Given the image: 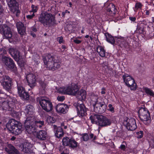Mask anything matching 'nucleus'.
Returning a JSON list of instances; mask_svg holds the SVG:
<instances>
[{
    "label": "nucleus",
    "mask_w": 154,
    "mask_h": 154,
    "mask_svg": "<svg viewBox=\"0 0 154 154\" xmlns=\"http://www.w3.org/2000/svg\"><path fill=\"white\" fill-rule=\"evenodd\" d=\"M90 119L93 123L101 127H106L110 125L111 123L110 119L101 115L94 114L90 116Z\"/></svg>",
    "instance_id": "1"
},
{
    "label": "nucleus",
    "mask_w": 154,
    "mask_h": 154,
    "mask_svg": "<svg viewBox=\"0 0 154 154\" xmlns=\"http://www.w3.org/2000/svg\"><path fill=\"white\" fill-rule=\"evenodd\" d=\"M43 60L46 67L50 70H54L60 68V64L54 62V57L50 54L43 57Z\"/></svg>",
    "instance_id": "2"
},
{
    "label": "nucleus",
    "mask_w": 154,
    "mask_h": 154,
    "mask_svg": "<svg viewBox=\"0 0 154 154\" xmlns=\"http://www.w3.org/2000/svg\"><path fill=\"white\" fill-rule=\"evenodd\" d=\"M38 21L46 26H51L56 23V21L52 14L47 12H42L40 14Z\"/></svg>",
    "instance_id": "3"
},
{
    "label": "nucleus",
    "mask_w": 154,
    "mask_h": 154,
    "mask_svg": "<svg viewBox=\"0 0 154 154\" xmlns=\"http://www.w3.org/2000/svg\"><path fill=\"white\" fill-rule=\"evenodd\" d=\"M6 126L8 130L15 135L20 134L23 130L21 124L14 120H12Z\"/></svg>",
    "instance_id": "4"
},
{
    "label": "nucleus",
    "mask_w": 154,
    "mask_h": 154,
    "mask_svg": "<svg viewBox=\"0 0 154 154\" xmlns=\"http://www.w3.org/2000/svg\"><path fill=\"white\" fill-rule=\"evenodd\" d=\"M139 117L141 120L146 125H149L151 122L150 113L146 108H142L139 111Z\"/></svg>",
    "instance_id": "5"
},
{
    "label": "nucleus",
    "mask_w": 154,
    "mask_h": 154,
    "mask_svg": "<svg viewBox=\"0 0 154 154\" xmlns=\"http://www.w3.org/2000/svg\"><path fill=\"white\" fill-rule=\"evenodd\" d=\"M38 100L41 106L46 111L49 112L52 110V103L46 97H41L39 98Z\"/></svg>",
    "instance_id": "6"
},
{
    "label": "nucleus",
    "mask_w": 154,
    "mask_h": 154,
    "mask_svg": "<svg viewBox=\"0 0 154 154\" xmlns=\"http://www.w3.org/2000/svg\"><path fill=\"white\" fill-rule=\"evenodd\" d=\"M1 84L3 88L6 90L9 91L11 88L12 80L7 75H3L1 77Z\"/></svg>",
    "instance_id": "7"
},
{
    "label": "nucleus",
    "mask_w": 154,
    "mask_h": 154,
    "mask_svg": "<svg viewBox=\"0 0 154 154\" xmlns=\"http://www.w3.org/2000/svg\"><path fill=\"white\" fill-rule=\"evenodd\" d=\"M123 78L126 85L130 87L131 90L136 89V84L134 79L128 74L123 75Z\"/></svg>",
    "instance_id": "8"
},
{
    "label": "nucleus",
    "mask_w": 154,
    "mask_h": 154,
    "mask_svg": "<svg viewBox=\"0 0 154 154\" xmlns=\"http://www.w3.org/2000/svg\"><path fill=\"white\" fill-rule=\"evenodd\" d=\"M4 62L5 65L10 69H14L15 65L13 60L10 57H6L3 55L0 56V62Z\"/></svg>",
    "instance_id": "9"
},
{
    "label": "nucleus",
    "mask_w": 154,
    "mask_h": 154,
    "mask_svg": "<svg viewBox=\"0 0 154 154\" xmlns=\"http://www.w3.org/2000/svg\"><path fill=\"white\" fill-rule=\"evenodd\" d=\"M63 144L65 146L74 149L77 147V143L72 138H69L68 137H64L62 140Z\"/></svg>",
    "instance_id": "10"
},
{
    "label": "nucleus",
    "mask_w": 154,
    "mask_h": 154,
    "mask_svg": "<svg viewBox=\"0 0 154 154\" xmlns=\"http://www.w3.org/2000/svg\"><path fill=\"white\" fill-rule=\"evenodd\" d=\"M124 124L128 130L130 131L134 130L137 128L135 120L133 118L125 120Z\"/></svg>",
    "instance_id": "11"
},
{
    "label": "nucleus",
    "mask_w": 154,
    "mask_h": 154,
    "mask_svg": "<svg viewBox=\"0 0 154 154\" xmlns=\"http://www.w3.org/2000/svg\"><path fill=\"white\" fill-rule=\"evenodd\" d=\"M96 104L94 106V111L97 113H102L104 112L106 109V105L104 102H98L97 98Z\"/></svg>",
    "instance_id": "12"
},
{
    "label": "nucleus",
    "mask_w": 154,
    "mask_h": 154,
    "mask_svg": "<svg viewBox=\"0 0 154 154\" xmlns=\"http://www.w3.org/2000/svg\"><path fill=\"white\" fill-rule=\"evenodd\" d=\"M0 32L3 34L4 37L7 38H10L12 36V32L10 27L6 24L0 27Z\"/></svg>",
    "instance_id": "13"
},
{
    "label": "nucleus",
    "mask_w": 154,
    "mask_h": 154,
    "mask_svg": "<svg viewBox=\"0 0 154 154\" xmlns=\"http://www.w3.org/2000/svg\"><path fill=\"white\" fill-rule=\"evenodd\" d=\"M8 5L10 8V10L12 12L17 14L20 13V11L18 10V4L16 0H6ZM17 16V14H16Z\"/></svg>",
    "instance_id": "14"
},
{
    "label": "nucleus",
    "mask_w": 154,
    "mask_h": 154,
    "mask_svg": "<svg viewBox=\"0 0 154 154\" xmlns=\"http://www.w3.org/2000/svg\"><path fill=\"white\" fill-rule=\"evenodd\" d=\"M22 151L24 154H31L33 152L32 145L29 142H25L23 145Z\"/></svg>",
    "instance_id": "15"
},
{
    "label": "nucleus",
    "mask_w": 154,
    "mask_h": 154,
    "mask_svg": "<svg viewBox=\"0 0 154 154\" xmlns=\"http://www.w3.org/2000/svg\"><path fill=\"white\" fill-rule=\"evenodd\" d=\"M9 53L16 61H18L21 58V54L18 50L16 48H11L9 49Z\"/></svg>",
    "instance_id": "16"
},
{
    "label": "nucleus",
    "mask_w": 154,
    "mask_h": 154,
    "mask_svg": "<svg viewBox=\"0 0 154 154\" xmlns=\"http://www.w3.org/2000/svg\"><path fill=\"white\" fill-rule=\"evenodd\" d=\"M76 108L78 111V115L79 116L83 117L87 114V109L83 104H77Z\"/></svg>",
    "instance_id": "17"
},
{
    "label": "nucleus",
    "mask_w": 154,
    "mask_h": 154,
    "mask_svg": "<svg viewBox=\"0 0 154 154\" xmlns=\"http://www.w3.org/2000/svg\"><path fill=\"white\" fill-rule=\"evenodd\" d=\"M35 76L33 74L30 73L26 76V78L28 84L30 87L32 88L36 85V79Z\"/></svg>",
    "instance_id": "18"
},
{
    "label": "nucleus",
    "mask_w": 154,
    "mask_h": 154,
    "mask_svg": "<svg viewBox=\"0 0 154 154\" xmlns=\"http://www.w3.org/2000/svg\"><path fill=\"white\" fill-rule=\"evenodd\" d=\"M5 150L9 154H20L19 151L11 144L7 145Z\"/></svg>",
    "instance_id": "19"
},
{
    "label": "nucleus",
    "mask_w": 154,
    "mask_h": 154,
    "mask_svg": "<svg viewBox=\"0 0 154 154\" xmlns=\"http://www.w3.org/2000/svg\"><path fill=\"white\" fill-rule=\"evenodd\" d=\"M68 108L67 105L63 103L57 104L56 107L57 112L63 114H65Z\"/></svg>",
    "instance_id": "20"
},
{
    "label": "nucleus",
    "mask_w": 154,
    "mask_h": 154,
    "mask_svg": "<svg viewBox=\"0 0 154 154\" xmlns=\"http://www.w3.org/2000/svg\"><path fill=\"white\" fill-rule=\"evenodd\" d=\"M16 26L19 33L21 35H24L25 33L26 29L23 24L19 22L16 23Z\"/></svg>",
    "instance_id": "21"
},
{
    "label": "nucleus",
    "mask_w": 154,
    "mask_h": 154,
    "mask_svg": "<svg viewBox=\"0 0 154 154\" xmlns=\"http://www.w3.org/2000/svg\"><path fill=\"white\" fill-rule=\"evenodd\" d=\"M25 112L26 114V116H33L34 112V108L33 106L30 105L26 106L25 110Z\"/></svg>",
    "instance_id": "22"
},
{
    "label": "nucleus",
    "mask_w": 154,
    "mask_h": 154,
    "mask_svg": "<svg viewBox=\"0 0 154 154\" xmlns=\"http://www.w3.org/2000/svg\"><path fill=\"white\" fill-rule=\"evenodd\" d=\"M47 134V132L43 130H40L36 134V137L41 140H45L46 139Z\"/></svg>",
    "instance_id": "23"
},
{
    "label": "nucleus",
    "mask_w": 154,
    "mask_h": 154,
    "mask_svg": "<svg viewBox=\"0 0 154 154\" xmlns=\"http://www.w3.org/2000/svg\"><path fill=\"white\" fill-rule=\"evenodd\" d=\"M75 95L77 98L80 101L84 100L86 97V92L84 90H81L78 91Z\"/></svg>",
    "instance_id": "24"
},
{
    "label": "nucleus",
    "mask_w": 154,
    "mask_h": 154,
    "mask_svg": "<svg viewBox=\"0 0 154 154\" xmlns=\"http://www.w3.org/2000/svg\"><path fill=\"white\" fill-rule=\"evenodd\" d=\"M25 122V125H34L35 124L36 121L35 117L34 116H27Z\"/></svg>",
    "instance_id": "25"
},
{
    "label": "nucleus",
    "mask_w": 154,
    "mask_h": 154,
    "mask_svg": "<svg viewBox=\"0 0 154 154\" xmlns=\"http://www.w3.org/2000/svg\"><path fill=\"white\" fill-rule=\"evenodd\" d=\"M25 128L26 131L30 134H33L36 131V128L35 125H25Z\"/></svg>",
    "instance_id": "26"
},
{
    "label": "nucleus",
    "mask_w": 154,
    "mask_h": 154,
    "mask_svg": "<svg viewBox=\"0 0 154 154\" xmlns=\"http://www.w3.org/2000/svg\"><path fill=\"white\" fill-rule=\"evenodd\" d=\"M107 10L112 15L115 14L117 12L116 8L114 5L112 3L110 4L108 6Z\"/></svg>",
    "instance_id": "27"
},
{
    "label": "nucleus",
    "mask_w": 154,
    "mask_h": 154,
    "mask_svg": "<svg viewBox=\"0 0 154 154\" xmlns=\"http://www.w3.org/2000/svg\"><path fill=\"white\" fill-rule=\"evenodd\" d=\"M1 107L3 110L12 111L13 106L11 105L10 106V104L7 101H4L1 104Z\"/></svg>",
    "instance_id": "28"
},
{
    "label": "nucleus",
    "mask_w": 154,
    "mask_h": 154,
    "mask_svg": "<svg viewBox=\"0 0 154 154\" xmlns=\"http://www.w3.org/2000/svg\"><path fill=\"white\" fill-rule=\"evenodd\" d=\"M63 134L64 133L63 128L60 127H58L55 133L56 136L57 138H59L62 137Z\"/></svg>",
    "instance_id": "29"
},
{
    "label": "nucleus",
    "mask_w": 154,
    "mask_h": 154,
    "mask_svg": "<svg viewBox=\"0 0 154 154\" xmlns=\"http://www.w3.org/2000/svg\"><path fill=\"white\" fill-rule=\"evenodd\" d=\"M105 36L106 38V41L112 45H113L115 42V40L114 37L108 33H106Z\"/></svg>",
    "instance_id": "30"
},
{
    "label": "nucleus",
    "mask_w": 154,
    "mask_h": 154,
    "mask_svg": "<svg viewBox=\"0 0 154 154\" xmlns=\"http://www.w3.org/2000/svg\"><path fill=\"white\" fill-rule=\"evenodd\" d=\"M97 51L101 57H103L105 56V51L102 47L98 46L97 48Z\"/></svg>",
    "instance_id": "31"
},
{
    "label": "nucleus",
    "mask_w": 154,
    "mask_h": 154,
    "mask_svg": "<svg viewBox=\"0 0 154 154\" xmlns=\"http://www.w3.org/2000/svg\"><path fill=\"white\" fill-rule=\"evenodd\" d=\"M72 87L71 88V94L75 95L77 94V92L79 91L78 87L77 85L75 84H73L72 85Z\"/></svg>",
    "instance_id": "32"
},
{
    "label": "nucleus",
    "mask_w": 154,
    "mask_h": 154,
    "mask_svg": "<svg viewBox=\"0 0 154 154\" xmlns=\"http://www.w3.org/2000/svg\"><path fill=\"white\" fill-rule=\"evenodd\" d=\"M22 99L24 100H28L29 99V95L27 92L25 91L20 96Z\"/></svg>",
    "instance_id": "33"
},
{
    "label": "nucleus",
    "mask_w": 154,
    "mask_h": 154,
    "mask_svg": "<svg viewBox=\"0 0 154 154\" xmlns=\"http://www.w3.org/2000/svg\"><path fill=\"white\" fill-rule=\"evenodd\" d=\"M143 90L147 95L152 97L154 96V93L151 89L145 87L143 88Z\"/></svg>",
    "instance_id": "34"
},
{
    "label": "nucleus",
    "mask_w": 154,
    "mask_h": 154,
    "mask_svg": "<svg viewBox=\"0 0 154 154\" xmlns=\"http://www.w3.org/2000/svg\"><path fill=\"white\" fill-rule=\"evenodd\" d=\"M17 88L18 94L20 96L22 93L25 91V88L23 87V86L21 84L18 83L17 84Z\"/></svg>",
    "instance_id": "35"
},
{
    "label": "nucleus",
    "mask_w": 154,
    "mask_h": 154,
    "mask_svg": "<svg viewBox=\"0 0 154 154\" xmlns=\"http://www.w3.org/2000/svg\"><path fill=\"white\" fill-rule=\"evenodd\" d=\"M44 125V121H36L35 122V126L36 128V130H37L38 128H40Z\"/></svg>",
    "instance_id": "36"
},
{
    "label": "nucleus",
    "mask_w": 154,
    "mask_h": 154,
    "mask_svg": "<svg viewBox=\"0 0 154 154\" xmlns=\"http://www.w3.org/2000/svg\"><path fill=\"white\" fill-rule=\"evenodd\" d=\"M40 89L42 91V93H45V91L46 89L47 86L48 85L47 83L44 82H42L40 83Z\"/></svg>",
    "instance_id": "37"
},
{
    "label": "nucleus",
    "mask_w": 154,
    "mask_h": 154,
    "mask_svg": "<svg viewBox=\"0 0 154 154\" xmlns=\"http://www.w3.org/2000/svg\"><path fill=\"white\" fill-rule=\"evenodd\" d=\"M18 64L21 66L23 67L24 66V64L25 63V60L24 59H22V56H21V58L18 61H16Z\"/></svg>",
    "instance_id": "38"
},
{
    "label": "nucleus",
    "mask_w": 154,
    "mask_h": 154,
    "mask_svg": "<svg viewBox=\"0 0 154 154\" xmlns=\"http://www.w3.org/2000/svg\"><path fill=\"white\" fill-rule=\"evenodd\" d=\"M71 88L72 87V85H70L64 88V91H65V93L69 94H71L72 91H71Z\"/></svg>",
    "instance_id": "39"
},
{
    "label": "nucleus",
    "mask_w": 154,
    "mask_h": 154,
    "mask_svg": "<svg viewBox=\"0 0 154 154\" xmlns=\"http://www.w3.org/2000/svg\"><path fill=\"white\" fill-rule=\"evenodd\" d=\"M55 121V119L53 117L48 116L47 119V122L49 124L51 125L54 123Z\"/></svg>",
    "instance_id": "40"
},
{
    "label": "nucleus",
    "mask_w": 154,
    "mask_h": 154,
    "mask_svg": "<svg viewBox=\"0 0 154 154\" xmlns=\"http://www.w3.org/2000/svg\"><path fill=\"white\" fill-rule=\"evenodd\" d=\"M89 139V137L87 134H83L82 137V139L84 141H87Z\"/></svg>",
    "instance_id": "41"
},
{
    "label": "nucleus",
    "mask_w": 154,
    "mask_h": 154,
    "mask_svg": "<svg viewBox=\"0 0 154 154\" xmlns=\"http://www.w3.org/2000/svg\"><path fill=\"white\" fill-rule=\"evenodd\" d=\"M136 31L139 34H142L143 33V28L139 26H137Z\"/></svg>",
    "instance_id": "42"
},
{
    "label": "nucleus",
    "mask_w": 154,
    "mask_h": 154,
    "mask_svg": "<svg viewBox=\"0 0 154 154\" xmlns=\"http://www.w3.org/2000/svg\"><path fill=\"white\" fill-rule=\"evenodd\" d=\"M9 104L10 105H11L13 106V108L14 107V105L15 103H16L17 102L16 100L15 99H11L10 100H9Z\"/></svg>",
    "instance_id": "43"
},
{
    "label": "nucleus",
    "mask_w": 154,
    "mask_h": 154,
    "mask_svg": "<svg viewBox=\"0 0 154 154\" xmlns=\"http://www.w3.org/2000/svg\"><path fill=\"white\" fill-rule=\"evenodd\" d=\"M31 8H32V11L34 13L36 12L38 9V7L37 6H35L33 5H32Z\"/></svg>",
    "instance_id": "44"
},
{
    "label": "nucleus",
    "mask_w": 154,
    "mask_h": 154,
    "mask_svg": "<svg viewBox=\"0 0 154 154\" xmlns=\"http://www.w3.org/2000/svg\"><path fill=\"white\" fill-rule=\"evenodd\" d=\"M142 6V5L140 2L137 3L135 5V8L137 10L139 8H141Z\"/></svg>",
    "instance_id": "45"
},
{
    "label": "nucleus",
    "mask_w": 154,
    "mask_h": 154,
    "mask_svg": "<svg viewBox=\"0 0 154 154\" xmlns=\"http://www.w3.org/2000/svg\"><path fill=\"white\" fill-rule=\"evenodd\" d=\"M108 107H109V109H108V110L111 112L112 113L114 112V108L113 107L112 105V104H109L108 105Z\"/></svg>",
    "instance_id": "46"
},
{
    "label": "nucleus",
    "mask_w": 154,
    "mask_h": 154,
    "mask_svg": "<svg viewBox=\"0 0 154 154\" xmlns=\"http://www.w3.org/2000/svg\"><path fill=\"white\" fill-rule=\"evenodd\" d=\"M137 134L138 135L137 138H140L143 137V132L142 131H140L139 132H137Z\"/></svg>",
    "instance_id": "47"
},
{
    "label": "nucleus",
    "mask_w": 154,
    "mask_h": 154,
    "mask_svg": "<svg viewBox=\"0 0 154 154\" xmlns=\"http://www.w3.org/2000/svg\"><path fill=\"white\" fill-rule=\"evenodd\" d=\"M57 99L59 101H63L65 99V97L63 96H59Z\"/></svg>",
    "instance_id": "48"
},
{
    "label": "nucleus",
    "mask_w": 154,
    "mask_h": 154,
    "mask_svg": "<svg viewBox=\"0 0 154 154\" xmlns=\"http://www.w3.org/2000/svg\"><path fill=\"white\" fill-rule=\"evenodd\" d=\"M96 136H94V135L93 134H91L89 136V138L92 139L93 140H96Z\"/></svg>",
    "instance_id": "49"
},
{
    "label": "nucleus",
    "mask_w": 154,
    "mask_h": 154,
    "mask_svg": "<svg viewBox=\"0 0 154 154\" xmlns=\"http://www.w3.org/2000/svg\"><path fill=\"white\" fill-rule=\"evenodd\" d=\"M64 88H60L59 90H58V92L59 93H65V91H64Z\"/></svg>",
    "instance_id": "50"
},
{
    "label": "nucleus",
    "mask_w": 154,
    "mask_h": 154,
    "mask_svg": "<svg viewBox=\"0 0 154 154\" xmlns=\"http://www.w3.org/2000/svg\"><path fill=\"white\" fill-rule=\"evenodd\" d=\"M4 11L2 6L0 5V15L4 13Z\"/></svg>",
    "instance_id": "51"
},
{
    "label": "nucleus",
    "mask_w": 154,
    "mask_h": 154,
    "mask_svg": "<svg viewBox=\"0 0 154 154\" xmlns=\"http://www.w3.org/2000/svg\"><path fill=\"white\" fill-rule=\"evenodd\" d=\"M35 16V14L34 13L31 15H28L26 16V17L27 19H32Z\"/></svg>",
    "instance_id": "52"
},
{
    "label": "nucleus",
    "mask_w": 154,
    "mask_h": 154,
    "mask_svg": "<svg viewBox=\"0 0 154 154\" xmlns=\"http://www.w3.org/2000/svg\"><path fill=\"white\" fill-rule=\"evenodd\" d=\"M58 40L59 42L60 43H61L63 42V38L62 36H61L59 38H58Z\"/></svg>",
    "instance_id": "53"
},
{
    "label": "nucleus",
    "mask_w": 154,
    "mask_h": 154,
    "mask_svg": "<svg viewBox=\"0 0 154 154\" xmlns=\"http://www.w3.org/2000/svg\"><path fill=\"white\" fill-rule=\"evenodd\" d=\"M73 41L75 43L77 44L80 43L81 42L80 40L78 39L74 40Z\"/></svg>",
    "instance_id": "54"
},
{
    "label": "nucleus",
    "mask_w": 154,
    "mask_h": 154,
    "mask_svg": "<svg viewBox=\"0 0 154 154\" xmlns=\"http://www.w3.org/2000/svg\"><path fill=\"white\" fill-rule=\"evenodd\" d=\"M129 19L131 20L133 22H134L136 20V18L135 17H129Z\"/></svg>",
    "instance_id": "55"
},
{
    "label": "nucleus",
    "mask_w": 154,
    "mask_h": 154,
    "mask_svg": "<svg viewBox=\"0 0 154 154\" xmlns=\"http://www.w3.org/2000/svg\"><path fill=\"white\" fill-rule=\"evenodd\" d=\"M101 90L102 91L101 92V94H105L106 93L105 92V89L104 88H102Z\"/></svg>",
    "instance_id": "56"
},
{
    "label": "nucleus",
    "mask_w": 154,
    "mask_h": 154,
    "mask_svg": "<svg viewBox=\"0 0 154 154\" xmlns=\"http://www.w3.org/2000/svg\"><path fill=\"white\" fill-rule=\"evenodd\" d=\"M126 147L124 145H121L120 146V148L121 149L124 150L125 149Z\"/></svg>",
    "instance_id": "57"
},
{
    "label": "nucleus",
    "mask_w": 154,
    "mask_h": 154,
    "mask_svg": "<svg viewBox=\"0 0 154 154\" xmlns=\"http://www.w3.org/2000/svg\"><path fill=\"white\" fill-rule=\"evenodd\" d=\"M150 145H152V146L154 147V139H153L150 143Z\"/></svg>",
    "instance_id": "58"
},
{
    "label": "nucleus",
    "mask_w": 154,
    "mask_h": 154,
    "mask_svg": "<svg viewBox=\"0 0 154 154\" xmlns=\"http://www.w3.org/2000/svg\"><path fill=\"white\" fill-rule=\"evenodd\" d=\"M2 54H6V53H7V51H6L4 49H2Z\"/></svg>",
    "instance_id": "59"
},
{
    "label": "nucleus",
    "mask_w": 154,
    "mask_h": 154,
    "mask_svg": "<svg viewBox=\"0 0 154 154\" xmlns=\"http://www.w3.org/2000/svg\"><path fill=\"white\" fill-rule=\"evenodd\" d=\"M128 45H129V43H125L124 44V46L125 48H127V47H128Z\"/></svg>",
    "instance_id": "60"
},
{
    "label": "nucleus",
    "mask_w": 154,
    "mask_h": 154,
    "mask_svg": "<svg viewBox=\"0 0 154 154\" xmlns=\"http://www.w3.org/2000/svg\"><path fill=\"white\" fill-rule=\"evenodd\" d=\"M108 63L106 62H104L102 63V65L103 66H106L107 65Z\"/></svg>",
    "instance_id": "61"
},
{
    "label": "nucleus",
    "mask_w": 154,
    "mask_h": 154,
    "mask_svg": "<svg viewBox=\"0 0 154 154\" xmlns=\"http://www.w3.org/2000/svg\"><path fill=\"white\" fill-rule=\"evenodd\" d=\"M52 126L54 129H57V126L56 125H53Z\"/></svg>",
    "instance_id": "62"
},
{
    "label": "nucleus",
    "mask_w": 154,
    "mask_h": 154,
    "mask_svg": "<svg viewBox=\"0 0 154 154\" xmlns=\"http://www.w3.org/2000/svg\"><path fill=\"white\" fill-rule=\"evenodd\" d=\"M62 48H63V49H65L66 48V47L65 46V45H63L62 46Z\"/></svg>",
    "instance_id": "63"
},
{
    "label": "nucleus",
    "mask_w": 154,
    "mask_h": 154,
    "mask_svg": "<svg viewBox=\"0 0 154 154\" xmlns=\"http://www.w3.org/2000/svg\"><path fill=\"white\" fill-rule=\"evenodd\" d=\"M15 139V138L14 137H12L11 138V140H14Z\"/></svg>",
    "instance_id": "64"
}]
</instances>
